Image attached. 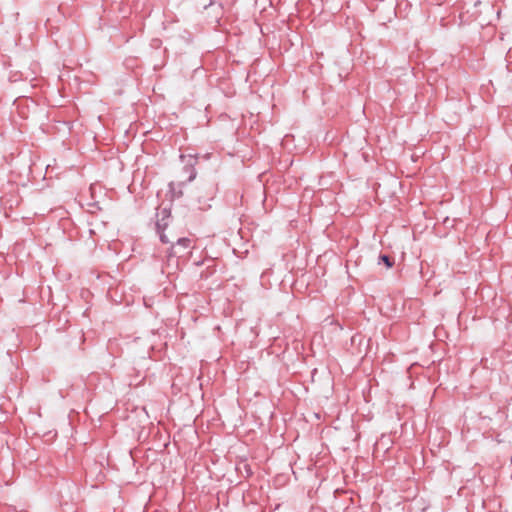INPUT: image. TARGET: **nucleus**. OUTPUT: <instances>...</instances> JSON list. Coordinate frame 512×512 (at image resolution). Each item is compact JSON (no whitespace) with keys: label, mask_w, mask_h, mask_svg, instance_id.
I'll use <instances>...</instances> for the list:
<instances>
[{"label":"nucleus","mask_w":512,"mask_h":512,"mask_svg":"<svg viewBox=\"0 0 512 512\" xmlns=\"http://www.w3.org/2000/svg\"><path fill=\"white\" fill-rule=\"evenodd\" d=\"M380 260L386 265L387 268H391L393 266V262L386 255H382Z\"/></svg>","instance_id":"nucleus-1"},{"label":"nucleus","mask_w":512,"mask_h":512,"mask_svg":"<svg viewBox=\"0 0 512 512\" xmlns=\"http://www.w3.org/2000/svg\"><path fill=\"white\" fill-rule=\"evenodd\" d=\"M190 239L188 238H180L178 239V245L183 246L184 248H187L190 246Z\"/></svg>","instance_id":"nucleus-2"},{"label":"nucleus","mask_w":512,"mask_h":512,"mask_svg":"<svg viewBox=\"0 0 512 512\" xmlns=\"http://www.w3.org/2000/svg\"><path fill=\"white\" fill-rule=\"evenodd\" d=\"M161 240L164 243L168 242V239L166 238L165 234H161Z\"/></svg>","instance_id":"nucleus-3"}]
</instances>
